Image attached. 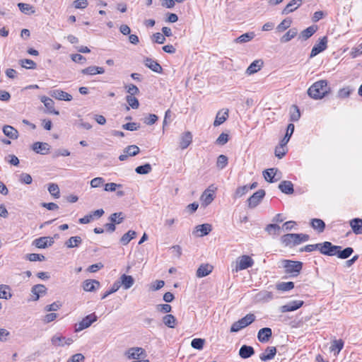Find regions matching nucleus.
Segmentation results:
<instances>
[{"label": "nucleus", "instance_id": "f257e3e1", "mask_svg": "<svg viewBox=\"0 0 362 362\" xmlns=\"http://www.w3.org/2000/svg\"><path fill=\"white\" fill-rule=\"evenodd\" d=\"M329 88L326 80H320L314 83L308 90V95L315 100L321 99L329 92Z\"/></svg>", "mask_w": 362, "mask_h": 362}, {"label": "nucleus", "instance_id": "f03ea898", "mask_svg": "<svg viewBox=\"0 0 362 362\" xmlns=\"http://www.w3.org/2000/svg\"><path fill=\"white\" fill-rule=\"evenodd\" d=\"M281 265L284 269L285 274H288L290 277H296L298 276L303 268L302 262L290 259L282 260Z\"/></svg>", "mask_w": 362, "mask_h": 362}, {"label": "nucleus", "instance_id": "7ed1b4c3", "mask_svg": "<svg viewBox=\"0 0 362 362\" xmlns=\"http://www.w3.org/2000/svg\"><path fill=\"white\" fill-rule=\"evenodd\" d=\"M255 315L252 313L247 314L244 317L235 322L230 327V332H238L242 329L252 324L255 320Z\"/></svg>", "mask_w": 362, "mask_h": 362}, {"label": "nucleus", "instance_id": "20e7f679", "mask_svg": "<svg viewBox=\"0 0 362 362\" xmlns=\"http://www.w3.org/2000/svg\"><path fill=\"white\" fill-rule=\"evenodd\" d=\"M98 317L93 313L82 319L81 322L75 325V332H78L89 327L93 322L97 321Z\"/></svg>", "mask_w": 362, "mask_h": 362}, {"label": "nucleus", "instance_id": "39448f33", "mask_svg": "<svg viewBox=\"0 0 362 362\" xmlns=\"http://www.w3.org/2000/svg\"><path fill=\"white\" fill-rule=\"evenodd\" d=\"M341 249V246L334 245L331 242L325 241L320 243V252L324 255L335 256L337 250Z\"/></svg>", "mask_w": 362, "mask_h": 362}, {"label": "nucleus", "instance_id": "423d86ee", "mask_svg": "<svg viewBox=\"0 0 362 362\" xmlns=\"http://www.w3.org/2000/svg\"><path fill=\"white\" fill-rule=\"evenodd\" d=\"M253 264L254 260L250 256L243 255L237 259L235 269L233 271L238 272V271L251 267Z\"/></svg>", "mask_w": 362, "mask_h": 362}, {"label": "nucleus", "instance_id": "0eeeda50", "mask_svg": "<svg viewBox=\"0 0 362 362\" xmlns=\"http://www.w3.org/2000/svg\"><path fill=\"white\" fill-rule=\"evenodd\" d=\"M265 196L264 189H259L250 196L247 199L248 208L254 209L262 202Z\"/></svg>", "mask_w": 362, "mask_h": 362}, {"label": "nucleus", "instance_id": "6e6552de", "mask_svg": "<svg viewBox=\"0 0 362 362\" xmlns=\"http://www.w3.org/2000/svg\"><path fill=\"white\" fill-rule=\"evenodd\" d=\"M327 47V37L326 36H324L321 39H320V41L317 42L313 47L310 57H314L320 52L325 50Z\"/></svg>", "mask_w": 362, "mask_h": 362}, {"label": "nucleus", "instance_id": "1a4fd4ad", "mask_svg": "<svg viewBox=\"0 0 362 362\" xmlns=\"http://www.w3.org/2000/svg\"><path fill=\"white\" fill-rule=\"evenodd\" d=\"M298 233H288L281 237V242L286 246H295L299 245Z\"/></svg>", "mask_w": 362, "mask_h": 362}, {"label": "nucleus", "instance_id": "9d476101", "mask_svg": "<svg viewBox=\"0 0 362 362\" xmlns=\"http://www.w3.org/2000/svg\"><path fill=\"white\" fill-rule=\"evenodd\" d=\"M105 211L103 209H98L94 211H92L90 214L85 216L83 218H81L78 220V222L81 224H87L90 223L92 221H93L95 218H100L103 214Z\"/></svg>", "mask_w": 362, "mask_h": 362}, {"label": "nucleus", "instance_id": "9b49d317", "mask_svg": "<svg viewBox=\"0 0 362 362\" xmlns=\"http://www.w3.org/2000/svg\"><path fill=\"white\" fill-rule=\"evenodd\" d=\"M49 94L51 97L59 100L71 101L73 98L71 94L60 89L52 90Z\"/></svg>", "mask_w": 362, "mask_h": 362}, {"label": "nucleus", "instance_id": "f8f14e48", "mask_svg": "<svg viewBox=\"0 0 362 362\" xmlns=\"http://www.w3.org/2000/svg\"><path fill=\"white\" fill-rule=\"evenodd\" d=\"M304 302L303 300H293L282 305L279 308L281 313L295 311L303 306Z\"/></svg>", "mask_w": 362, "mask_h": 362}, {"label": "nucleus", "instance_id": "ddd939ff", "mask_svg": "<svg viewBox=\"0 0 362 362\" xmlns=\"http://www.w3.org/2000/svg\"><path fill=\"white\" fill-rule=\"evenodd\" d=\"M140 151L139 148L136 145H130L124 149V154L119 156V159L121 161L125 160L128 156H134L137 155Z\"/></svg>", "mask_w": 362, "mask_h": 362}, {"label": "nucleus", "instance_id": "4468645a", "mask_svg": "<svg viewBox=\"0 0 362 362\" xmlns=\"http://www.w3.org/2000/svg\"><path fill=\"white\" fill-rule=\"evenodd\" d=\"M272 336V329L269 327L262 328L257 333V339L262 343H267Z\"/></svg>", "mask_w": 362, "mask_h": 362}, {"label": "nucleus", "instance_id": "2eb2a0df", "mask_svg": "<svg viewBox=\"0 0 362 362\" xmlns=\"http://www.w3.org/2000/svg\"><path fill=\"white\" fill-rule=\"evenodd\" d=\"M54 243L53 238L40 237L33 241V245L38 248H46L48 245L51 246Z\"/></svg>", "mask_w": 362, "mask_h": 362}, {"label": "nucleus", "instance_id": "dca6fc26", "mask_svg": "<svg viewBox=\"0 0 362 362\" xmlns=\"http://www.w3.org/2000/svg\"><path fill=\"white\" fill-rule=\"evenodd\" d=\"M145 351L141 347H133L129 349L125 355L129 359H139L144 354Z\"/></svg>", "mask_w": 362, "mask_h": 362}, {"label": "nucleus", "instance_id": "f3484780", "mask_svg": "<svg viewBox=\"0 0 362 362\" xmlns=\"http://www.w3.org/2000/svg\"><path fill=\"white\" fill-rule=\"evenodd\" d=\"M32 148L37 153L45 155L48 153L49 145L47 143L37 141L33 144Z\"/></svg>", "mask_w": 362, "mask_h": 362}, {"label": "nucleus", "instance_id": "a211bd4d", "mask_svg": "<svg viewBox=\"0 0 362 362\" xmlns=\"http://www.w3.org/2000/svg\"><path fill=\"white\" fill-rule=\"evenodd\" d=\"M40 100L42 103H44L45 106L46 107L49 113H52L56 115H59V112L55 110L54 109V102L53 101V100L47 96L43 95L40 98Z\"/></svg>", "mask_w": 362, "mask_h": 362}, {"label": "nucleus", "instance_id": "6ab92c4d", "mask_svg": "<svg viewBox=\"0 0 362 362\" xmlns=\"http://www.w3.org/2000/svg\"><path fill=\"white\" fill-rule=\"evenodd\" d=\"M276 354V349L275 346H268L264 352L259 355V358L263 361L272 360L274 358Z\"/></svg>", "mask_w": 362, "mask_h": 362}, {"label": "nucleus", "instance_id": "aec40b11", "mask_svg": "<svg viewBox=\"0 0 362 362\" xmlns=\"http://www.w3.org/2000/svg\"><path fill=\"white\" fill-rule=\"evenodd\" d=\"M264 64L262 59H257L252 62L246 69L245 73L248 75L254 74L261 69Z\"/></svg>", "mask_w": 362, "mask_h": 362}, {"label": "nucleus", "instance_id": "412c9836", "mask_svg": "<svg viewBox=\"0 0 362 362\" xmlns=\"http://www.w3.org/2000/svg\"><path fill=\"white\" fill-rule=\"evenodd\" d=\"M255 354V349L252 346L243 345L239 349V356L243 359L248 358Z\"/></svg>", "mask_w": 362, "mask_h": 362}, {"label": "nucleus", "instance_id": "4be33fe9", "mask_svg": "<svg viewBox=\"0 0 362 362\" xmlns=\"http://www.w3.org/2000/svg\"><path fill=\"white\" fill-rule=\"evenodd\" d=\"M144 64L151 70L156 73H161L163 71L162 66L155 60L151 58H146L144 59Z\"/></svg>", "mask_w": 362, "mask_h": 362}, {"label": "nucleus", "instance_id": "5701e85b", "mask_svg": "<svg viewBox=\"0 0 362 362\" xmlns=\"http://www.w3.org/2000/svg\"><path fill=\"white\" fill-rule=\"evenodd\" d=\"M120 286H122L124 289L130 288L134 284V279L132 276L122 274L119 277Z\"/></svg>", "mask_w": 362, "mask_h": 362}, {"label": "nucleus", "instance_id": "b1692460", "mask_svg": "<svg viewBox=\"0 0 362 362\" xmlns=\"http://www.w3.org/2000/svg\"><path fill=\"white\" fill-rule=\"evenodd\" d=\"M302 4V0H292L283 9L282 14L287 15L296 11Z\"/></svg>", "mask_w": 362, "mask_h": 362}, {"label": "nucleus", "instance_id": "393cba45", "mask_svg": "<svg viewBox=\"0 0 362 362\" xmlns=\"http://www.w3.org/2000/svg\"><path fill=\"white\" fill-rule=\"evenodd\" d=\"M349 224L356 235L362 234V218H353L350 221Z\"/></svg>", "mask_w": 362, "mask_h": 362}, {"label": "nucleus", "instance_id": "a878e982", "mask_svg": "<svg viewBox=\"0 0 362 362\" xmlns=\"http://www.w3.org/2000/svg\"><path fill=\"white\" fill-rule=\"evenodd\" d=\"M192 141V134L190 132H185L180 138V146L182 149L187 148Z\"/></svg>", "mask_w": 362, "mask_h": 362}, {"label": "nucleus", "instance_id": "bb28decb", "mask_svg": "<svg viewBox=\"0 0 362 362\" xmlns=\"http://www.w3.org/2000/svg\"><path fill=\"white\" fill-rule=\"evenodd\" d=\"M279 189L286 194H293V185L291 181L284 180L279 185Z\"/></svg>", "mask_w": 362, "mask_h": 362}, {"label": "nucleus", "instance_id": "cd10ccee", "mask_svg": "<svg viewBox=\"0 0 362 362\" xmlns=\"http://www.w3.org/2000/svg\"><path fill=\"white\" fill-rule=\"evenodd\" d=\"M2 130L4 134L11 139H17L18 137V132L12 126L4 125Z\"/></svg>", "mask_w": 362, "mask_h": 362}, {"label": "nucleus", "instance_id": "c85d7f7f", "mask_svg": "<svg viewBox=\"0 0 362 362\" xmlns=\"http://www.w3.org/2000/svg\"><path fill=\"white\" fill-rule=\"evenodd\" d=\"M274 298L273 293L266 290L262 291L256 294L255 298L257 301L268 302Z\"/></svg>", "mask_w": 362, "mask_h": 362}, {"label": "nucleus", "instance_id": "c756f323", "mask_svg": "<svg viewBox=\"0 0 362 362\" xmlns=\"http://www.w3.org/2000/svg\"><path fill=\"white\" fill-rule=\"evenodd\" d=\"M317 27L316 25H311L300 32L298 37L303 40H306L310 38L317 31Z\"/></svg>", "mask_w": 362, "mask_h": 362}, {"label": "nucleus", "instance_id": "7c9ffc66", "mask_svg": "<svg viewBox=\"0 0 362 362\" xmlns=\"http://www.w3.org/2000/svg\"><path fill=\"white\" fill-rule=\"evenodd\" d=\"M31 292L35 296L34 300H37L39 299L40 296L46 293L47 288L43 284H37L32 288Z\"/></svg>", "mask_w": 362, "mask_h": 362}, {"label": "nucleus", "instance_id": "2f4dec72", "mask_svg": "<svg viewBox=\"0 0 362 362\" xmlns=\"http://www.w3.org/2000/svg\"><path fill=\"white\" fill-rule=\"evenodd\" d=\"M95 285L98 288L100 286V282L94 279H88L83 281V288L86 291L92 292L95 290Z\"/></svg>", "mask_w": 362, "mask_h": 362}, {"label": "nucleus", "instance_id": "473e14b6", "mask_svg": "<svg viewBox=\"0 0 362 362\" xmlns=\"http://www.w3.org/2000/svg\"><path fill=\"white\" fill-rule=\"evenodd\" d=\"M213 267L206 264H202L197 270V276L199 278L204 277L212 272Z\"/></svg>", "mask_w": 362, "mask_h": 362}, {"label": "nucleus", "instance_id": "72a5a7b5", "mask_svg": "<svg viewBox=\"0 0 362 362\" xmlns=\"http://www.w3.org/2000/svg\"><path fill=\"white\" fill-rule=\"evenodd\" d=\"M212 230L211 225L209 223H204L201 225H198L195 228V231L197 233H200V234L198 235L199 237H203L204 235H208Z\"/></svg>", "mask_w": 362, "mask_h": 362}, {"label": "nucleus", "instance_id": "f704fd0d", "mask_svg": "<svg viewBox=\"0 0 362 362\" xmlns=\"http://www.w3.org/2000/svg\"><path fill=\"white\" fill-rule=\"evenodd\" d=\"M298 34V30L296 28L289 29L281 38V43H286L294 38Z\"/></svg>", "mask_w": 362, "mask_h": 362}, {"label": "nucleus", "instance_id": "c9c22d12", "mask_svg": "<svg viewBox=\"0 0 362 362\" xmlns=\"http://www.w3.org/2000/svg\"><path fill=\"white\" fill-rule=\"evenodd\" d=\"M228 117V110H226L223 112L218 111L216 114V119L214 122V126L218 127L223 124Z\"/></svg>", "mask_w": 362, "mask_h": 362}, {"label": "nucleus", "instance_id": "e433bc0d", "mask_svg": "<svg viewBox=\"0 0 362 362\" xmlns=\"http://www.w3.org/2000/svg\"><path fill=\"white\" fill-rule=\"evenodd\" d=\"M82 243V239L79 236H72L68 239L64 245L67 248L78 247Z\"/></svg>", "mask_w": 362, "mask_h": 362}, {"label": "nucleus", "instance_id": "4c0bfd02", "mask_svg": "<svg viewBox=\"0 0 362 362\" xmlns=\"http://www.w3.org/2000/svg\"><path fill=\"white\" fill-rule=\"evenodd\" d=\"M310 225L312 228L318 231V233H322L324 231L325 228V222L320 218H313L310 221Z\"/></svg>", "mask_w": 362, "mask_h": 362}, {"label": "nucleus", "instance_id": "58836bf2", "mask_svg": "<svg viewBox=\"0 0 362 362\" xmlns=\"http://www.w3.org/2000/svg\"><path fill=\"white\" fill-rule=\"evenodd\" d=\"M337 253L335 256H337L339 259H345L349 257L354 252V249L351 247H347L344 250L339 249L337 250Z\"/></svg>", "mask_w": 362, "mask_h": 362}, {"label": "nucleus", "instance_id": "ea45409f", "mask_svg": "<svg viewBox=\"0 0 362 362\" xmlns=\"http://www.w3.org/2000/svg\"><path fill=\"white\" fill-rule=\"evenodd\" d=\"M344 341L341 339H335L332 342V344L329 347L330 351L334 352V355H337L340 351L343 349Z\"/></svg>", "mask_w": 362, "mask_h": 362}, {"label": "nucleus", "instance_id": "a19ab883", "mask_svg": "<svg viewBox=\"0 0 362 362\" xmlns=\"http://www.w3.org/2000/svg\"><path fill=\"white\" fill-rule=\"evenodd\" d=\"M136 236V233L134 230H129L127 233H124L120 238V243L123 245H127L132 239Z\"/></svg>", "mask_w": 362, "mask_h": 362}, {"label": "nucleus", "instance_id": "79ce46f5", "mask_svg": "<svg viewBox=\"0 0 362 362\" xmlns=\"http://www.w3.org/2000/svg\"><path fill=\"white\" fill-rule=\"evenodd\" d=\"M294 124H289L287 127L286 133L284 136V137L281 139L280 142H281V146H286L288 142L290 140V138L291 137L293 132H294Z\"/></svg>", "mask_w": 362, "mask_h": 362}, {"label": "nucleus", "instance_id": "37998d69", "mask_svg": "<svg viewBox=\"0 0 362 362\" xmlns=\"http://www.w3.org/2000/svg\"><path fill=\"white\" fill-rule=\"evenodd\" d=\"M276 172L277 169L276 168H269L263 172V175L267 181L269 182H274L276 181V180L274 179Z\"/></svg>", "mask_w": 362, "mask_h": 362}, {"label": "nucleus", "instance_id": "c03bdc74", "mask_svg": "<svg viewBox=\"0 0 362 362\" xmlns=\"http://www.w3.org/2000/svg\"><path fill=\"white\" fill-rule=\"evenodd\" d=\"M176 318L171 314H167L163 317V322L170 328H174L176 325Z\"/></svg>", "mask_w": 362, "mask_h": 362}, {"label": "nucleus", "instance_id": "a18cd8bd", "mask_svg": "<svg viewBox=\"0 0 362 362\" xmlns=\"http://www.w3.org/2000/svg\"><path fill=\"white\" fill-rule=\"evenodd\" d=\"M255 33L253 32L246 33L241 35L235 40L237 43H245L252 40L255 37Z\"/></svg>", "mask_w": 362, "mask_h": 362}, {"label": "nucleus", "instance_id": "49530a36", "mask_svg": "<svg viewBox=\"0 0 362 362\" xmlns=\"http://www.w3.org/2000/svg\"><path fill=\"white\" fill-rule=\"evenodd\" d=\"M64 337L59 334H56L51 338V343L54 346H64Z\"/></svg>", "mask_w": 362, "mask_h": 362}, {"label": "nucleus", "instance_id": "de8ad7c7", "mask_svg": "<svg viewBox=\"0 0 362 362\" xmlns=\"http://www.w3.org/2000/svg\"><path fill=\"white\" fill-rule=\"evenodd\" d=\"M294 288V283L292 281L280 282L276 284V289L281 291H288Z\"/></svg>", "mask_w": 362, "mask_h": 362}, {"label": "nucleus", "instance_id": "09e8293b", "mask_svg": "<svg viewBox=\"0 0 362 362\" xmlns=\"http://www.w3.org/2000/svg\"><path fill=\"white\" fill-rule=\"evenodd\" d=\"M124 219V217L123 216L122 212L113 213L109 217L110 221L115 225L121 223Z\"/></svg>", "mask_w": 362, "mask_h": 362}, {"label": "nucleus", "instance_id": "8fccbe9b", "mask_svg": "<svg viewBox=\"0 0 362 362\" xmlns=\"http://www.w3.org/2000/svg\"><path fill=\"white\" fill-rule=\"evenodd\" d=\"M210 191L209 189H208L207 190H206L203 194L202 195L201 197V199L203 202V204H204L205 206H208L209 204H210L212 201L214 200V195L212 193H208V192ZM211 192H214V190H211Z\"/></svg>", "mask_w": 362, "mask_h": 362}, {"label": "nucleus", "instance_id": "3c124183", "mask_svg": "<svg viewBox=\"0 0 362 362\" xmlns=\"http://www.w3.org/2000/svg\"><path fill=\"white\" fill-rule=\"evenodd\" d=\"M152 170V167L149 163H146L143 165H139L136 168L135 171L139 175H146Z\"/></svg>", "mask_w": 362, "mask_h": 362}, {"label": "nucleus", "instance_id": "603ef678", "mask_svg": "<svg viewBox=\"0 0 362 362\" xmlns=\"http://www.w3.org/2000/svg\"><path fill=\"white\" fill-rule=\"evenodd\" d=\"M265 230L269 235H276V234H279L280 230H281V227L277 224L270 223L266 226Z\"/></svg>", "mask_w": 362, "mask_h": 362}, {"label": "nucleus", "instance_id": "864d4df0", "mask_svg": "<svg viewBox=\"0 0 362 362\" xmlns=\"http://www.w3.org/2000/svg\"><path fill=\"white\" fill-rule=\"evenodd\" d=\"M292 23V20L289 18H287L282 21L276 27V30L278 32H284L286 29H288Z\"/></svg>", "mask_w": 362, "mask_h": 362}, {"label": "nucleus", "instance_id": "5fc2aeb1", "mask_svg": "<svg viewBox=\"0 0 362 362\" xmlns=\"http://www.w3.org/2000/svg\"><path fill=\"white\" fill-rule=\"evenodd\" d=\"M205 339L202 338H195L191 341L192 347L197 350L203 349Z\"/></svg>", "mask_w": 362, "mask_h": 362}, {"label": "nucleus", "instance_id": "6e6d98bb", "mask_svg": "<svg viewBox=\"0 0 362 362\" xmlns=\"http://www.w3.org/2000/svg\"><path fill=\"white\" fill-rule=\"evenodd\" d=\"M126 100L128 103V105L132 108V109H138L139 107V103L137 98H136L134 96L132 95H127L126 96Z\"/></svg>", "mask_w": 362, "mask_h": 362}, {"label": "nucleus", "instance_id": "4d7b16f0", "mask_svg": "<svg viewBox=\"0 0 362 362\" xmlns=\"http://www.w3.org/2000/svg\"><path fill=\"white\" fill-rule=\"evenodd\" d=\"M228 165V158L225 155H220L216 161L218 168L222 170Z\"/></svg>", "mask_w": 362, "mask_h": 362}, {"label": "nucleus", "instance_id": "13d9d810", "mask_svg": "<svg viewBox=\"0 0 362 362\" xmlns=\"http://www.w3.org/2000/svg\"><path fill=\"white\" fill-rule=\"evenodd\" d=\"M48 191L54 198H59L60 196L59 188L57 184H49L48 187Z\"/></svg>", "mask_w": 362, "mask_h": 362}, {"label": "nucleus", "instance_id": "bf43d9fd", "mask_svg": "<svg viewBox=\"0 0 362 362\" xmlns=\"http://www.w3.org/2000/svg\"><path fill=\"white\" fill-rule=\"evenodd\" d=\"M18 6L20 11L22 13H24L25 14H28L30 12H31L32 13H33L35 12V10L33 9V7L32 6H30V4H28L19 3L18 4Z\"/></svg>", "mask_w": 362, "mask_h": 362}, {"label": "nucleus", "instance_id": "052dcab7", "mask_svg": "<svg viewBox=\"0 0 362 362\" xmlns=\"http://www.w3.org/2000/svg\"><path fill=\"white\" fill-rule=\"evenodd\" d=\"M6 289L9 290V286L6 285H0V298L8 300L11 298V293L7 292Z\"/></svg>", "mask_w": 362, "mask_h": 362}, {"label": "nucleus", "instance_id": "680f3d73", "mask_svg": "<svg viewBox=\"0 0 362 362\" xmlns=\"http://www.w3.org/2000/svg\"><path fill=\"white\" fill-rule=\"evenodd\" d=\"M21 65L26 69H34L36 68V63L32 59H25L20 61Z\"/></svg>", "mask_w": 362, "mask_h": 362}, {"label": "nucleus", "instance_id": "e2e57ef3", "mask_svg": "<svg viewBox=\"0 0 362 362\" xmlns=\"http://www.w3.org/2000/svg\"><path fill=\"white\" fill-rule=\"evenodd\" d=\"M119 288H120V283L119 282H115L112 284L111 288L104 293V294L102 296L101 298L102 299H105L109 295L116 292Z\"/></svg>", "mask_w": 362, "mask_h": 362}, {"label": "nucleus", "instance_id": "0e129e2a", "mask_svg": "<svg viewBox=\"0 0 362 362\" xmlns=\"http://www.w3.org/2000/svg\"><path fill=\"white\" fill-rule=\"evenodd\" d=\"M249 191V187L247 185H244L242 187H239L236 189L234 197L239 198L247 193Z\"/></svg>", "mask_w": 362, "mask_h": 362}, {"label": "nucleus", "instance_id": "69168bd1", "mask_svg": "<svg viewBox=\"0 0 362 362\" xmlns=\"http://www.w3.org/2000/svg\"><path fill=\"white\" fill-rule=\"evenodd\" d=\"M286 146H281V142H280L279 146H276L275 148V156L279 158H282L286 153V150L285 149Z\"/></svg>", "mask_w": 362, "mask_h": 362}, {"label": "nucleus", "instance_id": "338daca9", "mask_svg": "<svg viewBox=\"0 0 362 362\" xmlns=\"http://www.w3.org/2000/svg\"><path fill=\"white\" fill-rule=\"evenodd\" d=\"M352 91H353V89L350 88L349 87H345V88H341L339 90L338 95L339 98H346L350 95V94Z\"/></svg>", "mask_w": 362, "mask_h": 362}, {"label": "nucleus", "instance_id": "774afa93", "mask_svg": "<svg viewBox=\"0 0 362 362\" xmlns=\"http://www.w3.org/2000/svg\"><path fill=\"white\" fill-rule=\"evenodd\" d=\"M85 360V357L82 354H76L71 356L66 362H83Z\"/></svg>", "mask_w": 362, "mask_h": 362}]
</instances>
